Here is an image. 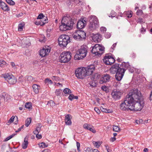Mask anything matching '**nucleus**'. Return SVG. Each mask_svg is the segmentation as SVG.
Wrapping results in <instances>:
<instances>
[{
	"instance_id": "obj_1",
	"label": "nucleus",
	"mask_w": 152,
	"mask_h": 152,
	"mask_svg": "<svg viewBox=\"0 0 152 152\" xmlns=\"http://www.w3.org/2000/svg\"><path fill=\"white\" fill-rule=\"evenodd\" d=\"M94 65H91L86 67H80L77 69L75 72L76 76L80 79H83L86 76L91 75L95 70Z\"/></svg>"
},
{
	"instance_id": "obj_2",
	"label": "nucleus",
	"mask_w": 152,
	"mask_h": 152,
	"mask_svg": "<svg viewBox=\"0 0 152 152\" xmlns=\"http://www.w3.org/2000/svg\"><path fill=\"white\" fill-rule=\"evenodd\" d=\"M76 22V20L70 17L65 16L61 20V24L59 28L60 30L64 31L71 28Z\"/></svg>"
},
{
	"instance_id": "obj_3",
	"label": "nucleus",
	"mask_w": 152,
	"mask_h": 152,
	"mask_svg": "<svg viewBox=\"0 0 152 152\" xmlns=\"http://www.w3.org/2000/svg\"><path fill=\"white\" fill-rule=\"evenodd\" d=\"M110 72L112 74L116 73V79L118 81H120L124 75L125 69L120 67L119 65L116 64L112 66L110 69Z\"/></svg>"
},
{
	"instance_id": "obj_4",
	"label": "nucleus",
	"mask_w": 152,
	"mask_h": 152,
	"mask_svg": "<svg viewBox=\"0 0 152 152\" xmlns=\"http://www.w3.org/2000/svg\"><path fill=\"white\" fill-rule=\"evenodd\" d=\"M126 96L132 103L136 100H144L140 91L137 89L131 90Z\"/></svg>"
},
{
	"instance_id": "obj_5",
	"label": "nucleus",
	"mask_w": 152,
	"mask_h": 152,
	"mask_svg": "<svg viewBox=\"0 0 152 152\" xmlns=\"http://www.w3.org/2000/svg\"><path fill=\"white\" fill-rule=\"evenodd\" d=\"M88 47L86 45H83L81 46L75 56L74 59L75 60H80L86 57L88 52Z\"/></svg>"
},
{
	"instance_id": "obj_6",
	"label": "nucleus",
	"mask_w": 152,
	"mask_h": 152,
	"mask_svg": "<svg viewBox=\"0 0 152 152\" xmlns=\"http://www.w3.org/2000/svg\"><path fill=\"white\" fill-rule=\"evenodd\" d=\"M90 22L89 29L91 31L96 29L99 26V22L98 18L94 15H91L88 17Z\"/></svg>"
},
{
	"instance_id": "obj_7",
	"label": "nucleus",
	"mask_w": 152,
	"mask_h": 152,
	"mask_svg": "<svg viewBox=\"0 0 152 152\" xmlns=\"http://www.w3.org/2000/svg\"><path fill=\"white\" fill-rule=\"evenodd\" d=\"M144 100H136L134 101L131 104V111H140L144 105Z\"/></svg>"
},
{
	"instance_id": "obj_8",
	"label": "nucleus",
	"mask_w": 152,
	"mask_h": 152,
	"mask_svg": "<svg viewBox=\"0 0 152 152\" xmlns=\"http://www.w3.org/2000/svg\"><path fill=\"white\" fill-rule=\"evenodd\" d=\"M132 103L126 96L125 100L120 105V109L123 111L131 110V104Z\"/></svg>"
},
{
	"instance_id": "obj_9",
	"label": "nucleus",
	"mask_w": 152,
	"mask_h": 152,
	"mask_svg": "<svg viewBox=\"0 0 152 152\" xmlns=\"http://www.w3.org/2000/svg\"><path fill=\"white\" fill-rule=\"evenodd\" d=\"M70 42V37L68 35H61L58 39L59 44L61 47L66 46Z\"/></svg>"
},
{
	"instance_id": "obj_10",
	"label": "nucleus",
	"mask_w": 152,
	"mask_h": 152,
	"mask_svg": "<svg viewBox=\"0 0 152 152\" xmlns=\"http://www.w3.org/2000/svg\"><path fill=\"white\" fill-rule=\"evenodd\" d=\"M71 57V54L70 52L64 51L60 56V61L61 63H67L70 60Z\"/></svg>"
},
{
	"instance_id": "obj_11",
	"label": "nucleus",
	"mask_w": 152,
	"mask_h": 152,
	"mask_svg": "<svg viewBox=\"0 0 152 152\" xmlns=\"http://www.w3.org/2000/svg\"><path fill=\"white\" fill-rule=\"evenodd\" d=\"M104 48L99 44H96L93 47L91 52L96 55H100L104 52Z\"/></svg>"
},
{
	"instance_id": "obj_12",
	"label": "nucleus",
	"mask_w": 152,
	"mask_h": 152,
	"mask_svg": "<svg viewBox=\"0 0 152 152\" xmlns=\"http://www.w3.org/2000/svg\"><path fill=\"white\" fill-rule=\"evenodd\" d=\"M86 33L83 31H78L73 35V38L77 41L82 40L86 37Z\"/></svg>"
},
{
	"instance_id": "obj_13",
	"label": "nucleus",
	"mask_w": 152,
	"mask_h": 152,
	"mask_svg": "<svg viewBox=\"0 0 152 152\" xmlns=\"http://www.w3.org/2000/svg\"><path fill=\"white\" fill-rule=\"evenodd\" d=\"M3 77L10 84L13 85L17 82V79L13 75L8 73L3 75Z\"/></svg>"
},
{
	"instance_id": "obj_14",
	"label": "nucleus",
	"mask_w": 152,
	"mask_h": 152,
	"mask_svg": "<svg viewBox=\"0 0 152 152\" xmlns=\"http://www.w3.org/2000/svg\"><path fill=\"white\" fill-rule=\"evenodd\" d=\"M104 63L106 65H111L115 61L114 58L108 55H106L103 60Z\"/></svg>"
},
{
	"instance_id": "obj_15",
	"label": "nucleus",
	"mask_w": 152,
	"mask_h": 152,
	"mask_svg": "<svg viewBox=\"0 0 152 152\" xmlns=\"http://www.w3.org/2000/svg\"><path fill=\"white\" fill-rule=\"evenodd\" d=\"M122 94L121 91L117 90L113 91L111 93L112 98L115 100L120 99Z\"/></svg>"
},
{
	"instance_id": "obj_16",
	"label": "nucleus",
	"mask_w": 152,
	"mask_h": 152,
	"mask_svg": "<svg viewBox=\"0 0 152 152\" xmlns=\"http://www.w3.org/2000/svg\"><path fill=\"white\" fill-rule=\"evenodd\" d=\"M110 76L108 74H105L103 75V76L100 78L99 81L100 84H103L109 82L110 79Z\"/></svg>"
},
{
	"instance_id": "obj_17",
	"label": "nucleus",
	"mask_w": 152,
	"mask_h": 152,
	"mask_svg": "<svg viewBox=\"0 0 152 152\" xmlns=\"http://www.w3.org/2000/svg\"><path fill=\"white\" fill-rule=\"evenodd\" d=\"M86 21L84 19H82L77 22V28L79 29H82L84 28L86 25Z\"/></svg>"
},
{
	"instance_id": "obj_18",
	"label": "nucleus",
	"mask_w": 152,
	"mask_h": 152,
	"mask_svg": "<svg viewBox=\"0 0 152 152\" xmlns=\"http://www.w3.org/2000/svg\"><path fill=\"white\" fill-rule=\"evenodd\" d=\"M50 50L49 48L46 47L43 48L39 51V54L42 57H45L50 52Z\"/></svg>"
},
{
	"instance_id": "obj_19",
	"label": "nucleus",
	"mask_w": 152,
	"mask_h": 152,
	"mask_svg": "<svg viewBox=\"0 0 152 152\" xmlns=\"http://www.w3.org/2000/svg\"><path fill=\"white\" fill-rule=\"evenodd\" d=\"M83 127L85 129L89 130L93 133H95L96 132V131L94 129V127L91 125L86 123L83 125Z\"/></svg>"
},
{
	"instance_id": "obj_20",
	"label": "nucleus",
	"mask_w": 152,
	"mask_h": 152,
	"mask_svg": "<svg viewBox=\"0 0 152 152\" xmlns=\"http://www.w3.org/2000/svg\"><path fill=\"white\" fill-rule=\"evenodd\" d=\"M1 8L4 11H9L10 9L8 6L4 2H2L1 4Z\"/></svg>"
},
{
	"instance_id": "obj_21",
	"label": "nucleus",
	"mask_w": 152,
	"mask_h": 152,
	"mask_svg": "<svg viewBox=\"0 0 152 152\" xmlns=\"http://www.w3.org/2000/svg\"><path fill=\"white\" fill-rule=\"evenodd\" d=\"M130 65L128 62H123L120 65V67H121L123 69H125V72L127 69H128L130 68Z\"/></svg>"
},
{
	"instance_id": "obj_22",
	"label": "nucleus",
	"mask_w": 152,
	"mask_h": 152,
	"mask_svg": "<svg viewBox=\"0 0 152 152\" xmlns=\"http://www.w3.org/2000/svg\"><path fill=\"white\" fill-rule=\"evenodd\" d=\"M28 137L26 136L24 138V142L22 145V148L23 149H26L27 147L28 143Z\"/></svg>"
},
{
	"instance_id": "obj_23",
	"label": "nucleus",
	"mask_w": 152,
	"mask_h": 152,
	"mask_svg": "<svg viewBox=\"0 0 152 152\" xmlns=\"http://www.w3.org/2000/svg\"><path fill=\"white\" fill-rule=\"evenodd\" d=\"M70 115H67L65 116V122L66 124L68 125H70L72 124V122L70 118Z\"/></svg>"
},
{
	"instance_id": "obj_24",
	"label": "nucleus",
	"mask_w": 152,
	"mask_h": 152,
	"mask_svg": "<svg viewBox=\"0 0 152 152\" xmlns=\"http://www.w3.org/2000/svg\"><path fill=\"white\" fill-rule=\"evenodd\" d=\"M102 36L99 34H96L93 36V39L94 41H96L97 42H100L101 40Z\"/></svg>"
},
{
	"instance_id": "obj_25",
	"label": "nucleus",
	"mask_w": 152,
	"mask_h": 152,
	"mask_svg": "<svg viewBox=\"0 0 152 152\" xmlns=\"http://www.w3.org/2000/svg\"><path fill=\"white\" fill-rule=\"evenodd\" d=\"M44 20V21H42V20H40L39 21H37L35 22V24L36 25H40V26H43L45 23H47L48 20L45 19L44 20Z\"/></svg>"
},
{
	"instance_id": "obj_26",
	"label": "nucleus",
	"mask_w": 152,
	"mask_h": 152,
	"mask_svg": "<svg viewBox=\"0 0 152 152\" xmlns=\"http://www.w3.org/2000/svg\"><path fill=\"white\" fill-rule=\"evenodd\" d=\"M33 91L36 94H37L39 92V90L40 88V86L38 85L34 84L33 85Z\"/></svg>"
},
{
	"instance_id": "obj_27",
	"label": "nucleus",
	"mask_w": 152,
	"mask_h": 152,
	"mask_svg": "<svg viewBox=\"0 0 152 152\" xmlns=\"http://www.w3.org/2000/svg\"><path fill=\"white\" fill-rule=\"evenodd\" d=\"M42 127L41 124H39L37 126L35 129L33 131V133L34 134H39L41 130V128Z\"/></svg>"
},
{
	"instance_id": "obj_28",
	"label": "nucleus",
	"mask_w": 152,
	"mask_h": 152,
	"mask_svg": "<svg viewBox=\"0 0 152 152\" xmlns=\"http://www.w3.org/2000/svg\"><path fill=\"white\" fill-rule=\"evenodd\" d=\"M25 25L24 22H21L20 23L18 26V31H22L23 28Z\"/></svg>"
},
{
	"instance_id": "obj_29",
	"label": "nucleus",
	"mask_w": 152,
	"mask_h": 152,
	"mask_svg": "<svg viewBox=\"0 0 152 152\" xmlns=\"http://www.w3.org/2000/svg\"><path fill=\"white\" fill-rule=\"evenodd\" d=\"M25 79L30 83L33 81L34 80L33 77L31 76H28L26 77Z\"/></svg>"
},
{
	"instance_id": "obj_30",
	"label": "nucleus",
	"mask_w": 152,
	"mask_h": 152,
	"mask_svg": "<svg viewBox=\"0 0 152 152\" xmlns=\"http://www.w3.org/2000/svg\"><path fill=\"white\" fill-rule=\"evenodd\" d=\"M9 96L8 94L5 93H4L0 95V96L1 98V99H4V101H7V98Z\"/></svg>"
},
{
	"instance_id": "obj_31",
	"label": "nucleus",
	"mask_w": 152,
	"mask_h": 152,
	"mask_svg": "<svg viewBox=\"0 0 152 152\" xmlns=\"http://www.w3.org/2000/svg\"><path fill=\"white\" fill-rule=\"evenodd\" d=\"M68 98L70 100L72 101L74 99H78V97L77 96H75L73 94H70L68 97Z\"/></svg>"
},
{
	"instance_id": "obj_32",
	"label": "nucleus",
	"mask_w": 152,
	"mask_h": 152,
	"mask_svg": "<svg viewBox=\"0 0 152 152\" xmlns=\"http://www.w3.org/2000/svg\"><path fill=\"white\" fill-rule=\"evenodd\" d=\"M93 143L94 145L97 148L99 147L101 144V142L99 141L97 142L93 141Z\"/></svg>"
},
{
	"instance_id": "obj_33",
	"label": "nucleus",
	"mask_w": 152,
	"mask_h": 152,
	"mask_svg": "<svg viewBox=\"0 0 152 152\" xmlns=\"http://www.w3.org/2000/svg\"><path fill=\"white\" fill-rule=\"evenodd\" d=\"M39 145L40 148H44L48 146L47 144L42 142L39 144Z\"/></svg>"
},
{
	"instance_id": "obj_34",
	"label": "nucleus",
	"mask_w": 152,
	"mask_h": 152,
	"mask_svg": "<svg viewBox=\"0 0 152 152\" xmlns=\"http://www.w3.org/2000/svg\"><path fill=\"white\" fill-rule=\"evenodd\" d=\"M31 118H28L26 120L25 125L26 127L28 126L31 123Z\"/></svg>"
},
{
	"instance_id": "obj_35",
	"label": "nucleus",
	"mask_w": 152,
	"mask_h": 152,
	"mask_svg": "<svg viewBox=\"0 0 152 152\" xmlns=\"http://www.w3.org/2000/svg\"><path fill=\"white\" fill-rule=\"evenodd\" d=\"M124 14L126 15H127V17L128 18H131L132 16V12L131 11L125 12H124Z\"/></svg>"
},
{
	"instance_id": "obj_36",
	"label": "nucleus",
	"mask_w": 152,
	"mask_h": 152,
	"mask_svg": "<svg viewBox=\"0 0 152 152\" xmlns=\"http://www.w3.org/2000/svg\"><path fill=\"white\" fill-rule=\"evenodd\" d=\"M100 109L102 112L106 113H110L112 112V111L110 110H107L103 108L102 107H100Z\"/></svg>"
},
{
	"instance_id": "obj_37",
	"label": "nucleus",
	"mask_w": 152,
	"mask_h": 152,
	"mask_svg": "<svg viewBox=\"0 0 152 152\" xmlns=\"http://www.w3.org/2000/svg\"><path fill=\"white\" fill-rule=\"evenodd\" d=\"M114 131L118 132L120 131V129L118 126H113V127Z\"/></svg>"
},
{
	"instance_id": "obj_38",
	"label": "nucleus",
	"mask_w": 152,
	"mask_h": 152,
	"mask_svg": "<svg viewBox=\"0 0 152 152\" xmlns=\"http://www.w3.org/2000/svg\"><path fill=\"white\" fill-rule=\"evenodd\" d=\"M26 108L30 109L32 108V105L31 102L26 103L25 105Z\"/></svg>"
},
{
	"instance_id": "obj_39",
	"label": "nucleus",
	"mask_w": 152,
	"mask_h": 152,
	"mask_svg": "<svg viewBox=\"0 0 152 152\" xmlns=\"http://www.w3.org/2000/svg\"><path fill=\"white\" fill-rule=\"evenodd\" d=\"M66 94H70L71 93V90L68 88H65L63 91Z\"/></svg>"
},
{
	"instance_id": "obj_40",
	"label": "nucleus",
	"mask_w": 152,
	"mask_h": 152,
	"mask_svg": "<svg viewBox=\"0 0 152 152\" xmlns=\"http://www.w3.org/2000/svg\"><path fill=\"white\" fill-rule=\"evenodd\" d=\"M16 134H13L10 135V136H9V137H8L6 138V139H5V140H4V141H8V140H9L10 139H11L13 136H14L15 135H16Z\"/></svg>"
},
{
	"instance_id": "obj_41",
	"label": "nucleus",
	"mask_w": 152,
	"mask_h": 152,
	"mask_svg": "<svg viewBox=\"0 0 152 152\" xmlns=\"http://www.w3.org/2000/svg\"><path fill=\"white\" fill-rule=\"evenodd\" d=\"M6 2L9 4L13 5L15 4V2L12 0H6Z\"/></svg>"
},
{
	"instance_id": "obj_42",
	"label": "nucleus",
	"mask_w": 152,
	"mask_h": 152,
	"mask_svg": "<svg viewBox=\"0 0 152 152\" xmlns=\"http://www.w3.org/2000/svg\"><path fill=\"white\" fill-rule=\"evenodd\" d=\"M45 83L53 84L52 81L48 78H46L45 80Z\"/></svg>"
},
{
	"instance_id": "obj_43",
	"label": "nucleus",
	"mask_w": 152,
	"mask_h": 152,
	"mask_svg": "<svg viewBox=\"0 0 152 152\" xmlns=\"http://www.w3.org/2000/svg\"><path fill=\"white\" fill-rule=\"evenodd\" d=\"M47 104L50 105V106L52 107L55 105V103L53 101L50 100L48 102Z\"/></svg>"
},
{
	"instance_id": "obj_44",
	"label": "nucleus",
	"mask_w": 152,
	"mask_h": 152,
	"mask_svg": "<svg viewBox=\"0 0 152 152\" xmlns=\"http://www.w3.org/2000/svg\"><path fill=\"white\" fill-rule=\"evenodd\" d=\"M15 118V117L14 116H12L11 118L7 122L8 124H10L12 122Z\"/></svg>"
},
{
	"instance_id": "obj_45",
	"label": "nucleus",
	"mask_w": 152,
	"mask_h": 152,
	"mask_svg": "<svg viewBox=\"0 0 152 152\" xmlns=\"http://www.w3.org/2000/svg\"><path fill=\"white\" fill-rule=\"evenodd\" d=\"M61 90L56 89L55 91L56 94L57 96H59L61 94Z\"/></svg>"
},
{
	"instance_id": "obj_46",
	"label": "nucleus",
	"mask_w": 152,
	"mask_h": 152,
	"mask_svg": "<svg viewBox=\"0 0 152 152\" xmlns=\"http://www.w3.org/2000/svg\"><path fill=\"white\" fill-rule=\"evenodd\" d=\"M6 64V62L3 60H0V66H2Z\"/></svg>"
},
{
	"instance_id": "obj_47",
	"label": "nucleus",
	"mask_w": 152,
	"mask_h": 152,
	"mask_svg": "<svg viewBox=\"0 0 152 152\" xmlns=\"http://www.w3.org/2000/svg\"><path fill=\"white\" fill-rule=\"evenodd\" d=\"M44 17V16L42 13H40L38 16L37 19H43Z\"/></svg>"
},
{
	"instance_id": "obj_48",
	"label": "nucleus",
	"mask_w": 152,
	"mask_h": 152,
	"mask_svg": "<svg viewBox=\"0 0 152 152\" xmlns=\"http://www.w3.org/2000/svg\"><path fill=\"white\" fill-rule=\"evenodd\" d=\"M104 36L105 38H109L110 37L111 34L110 33H106L104 34Z\"/></svg>"
},
{
	"instance_id": "obj_49",
	"label": "nucleus",
	"mask_w": 152,
	"mask_h": 152,
	"mask_svg": "<svg viewBox=\"0 0 152 152\" xmlns=\"http://www.w3.org/2000/svg\"><path fill=\"white\" fill-rule=\"evenodd\" d=\"M100 30L102 33H104L106 31V28L104 27H102L100 28Z\"/></svg>"
},
{
	"instance_id": "obj_50",
	"label": "nucleus",
	"mask_w": 152,
	"mask_h": 152,
	"mask_svg": "<svg viewBox=\"0 0 152 152\" xmlns=\"http://www.w3.org/2000/svg\"><path fill=\"white\" fill-rule=\"evenodd\" d=\"M101 89L103 91H107L108 88L105 86H103L102 87Z\"/></svg>"
},
{
	"instance_id": "obj_51",
	"label": "nucleus",
	"mask_w": 152,
	"mask_h": 152,
	"mask_svg": "<svg viewBox=\"0 0 152 152\" xmlns=\"http://www.w3.org/2000/svg\"><path fill=\"white\" fill-rule=\"evenodd\" d=\"M76 145L77 148V150L78 151H80V143L78 142H76Z\"/></svg>"
},
{
	"instance_id": "obj_52",
	"label": "nucleus",
	"mask_w": 152,
	"mask_h": 152,
	"mask_svg": "<svg viewBox=\"0 0 152 152\" xmlns=\"http://www.w3.org/2000/svg\"><path fill=\"white\" fill-rule=\"evenodd\" d=\"M142 11L140 10H138L137 12L136 13L137 15H140L142 14Z\"/></svg>"
},
{
	"instance_id": "obj_53",
	"label": "nucleus",
	"mask_w": 152,
	"mask_h": 152,
	"mask_svg": "<svg viewBox=\"0 0 152 152\" xmlns=\"http://www.w3.org/2000/svg\"><path fill=\"white\" fill-rule=\"evenodd\" d=\"M94 110L98 114H99L100 113V110H99L97 107H95L94 108Z\"/></svg>"
},
{
	"instance_id": "obj_54",
	"label": "nucleus",
	"mask_w": 152,
	"mask_h": 152,
	"mask_svg": "<svg viewBox=\"0 0 152 152\" xmlns=\"http://www.w3.org/2000/svg\"><path fill=\"white\" fill-rule=\"evenodd\" d=\"M6 148V145H2V146H1V151H4L5 150V148Z\"/></svg>"
},
{
	"instance_id": "obj_55",
	"label": "nucleus",
	"mask_w": 152,
	"mask_h": 152,
	"mask_svg": "<svg viewBox=\"0 0 152 152\" xmlns=\"http://www.w3.org/2000/svg\"><path fill=\"white\" fill-rule=\"evenodd\" d=\"M92 150L91 148H88L86 149L85 150V152H92Z\"/></svg>"
},
{
	"instance_id": "obj_56",
	"label": "nucleus",
	"mask_w": 152,
	"mask_h": 152,
	"mask_svg": "<svg viewBox=\"0 0 152 152\" xmlns=\"http://www.w3.org/2000/svg\"><path fill=\"white\" fill-rule=\"evenodd\" d=\"M35 134L36 135V137L38 139H41L42 137V136L40 134Z\"/></svg>"
},
{
	"instance_id": "obj_57",
	"label": "nucleus",
	"mask_w": 152,
	"mask_h": 152,
	"mask_svg": "<svg viewBox=\"0 0 152 152\" xmlns=\"http://www.w3.org/2000/svg\"><path fill=\"white\" fill-rule=\"evenodd\" d=\"M24 126V125L22 126L20 128H19L17 131H15V132H18L22 130V129L23 128Z\"/></svg>"
},
{
	"instance_id": "obj_58",
	"label": "nucleus",
	"mask_w": 152,
	"mask_h": 152,
	"mask_svg": "<svg viewBox=\"0 0 152 152\" xmlns=\"http://www.w3.org/2000/svg\"><path fill=\"white\" fill-rule=\"evenodd\" d=\"M129 71L131 72L132 73L134 71V68L133 67H131L130 66V68H129L128 69Z\"/></svg>"
},
{
	"instance_id": "obj_59",
	"label": "nucleus",
	"mask_w": 152,
	"mask_h": 152,
	"mask_svg": "<svg viewBox=\"0 0 152 152\" xmlns=\"http://www.w3.org/2000/svg\"><path fill=\"white\" fill-rule=\"evenodd\" d=\"M52 79L53 80H55L56 81L57 80H59V78L58 77H56V76H53Z\"/></svg>"
},
{
	"instance_id": "obj_60",
	"label": "nucleus",
	"mask_w": 152,
	"mask_h": 152,
	"mask_svg": "<svg viewBox=\"0 0 152 152\" xmlns=\"http://www.w3.org/2000/svg\"><path fill=\"white\" fill-rule=\"evenodd\" d=\"M23 78L22 77H19L18 78V81L20 82H22L23 81Z\"/></svg>"
},
{
	"instance_id": "obj_61",
	"label": "nucleus",
	"mask_w": 152,
	"mask_h": 152,
	"mask_svg": "<svg viewBox=\"0 0 152 152\" xmlns=\"http://www.w3.org/2000/svg\"><path fill=\"white\" fill-rule=\"evenodd\" d=\"M142 120H137L136 121V123L137 124H140V123L142 122Z\"/></svg>"
},
{
	"instance_id": "obj_62",
	"label": "nucleus",
	"mask_w": 152,
	"mask_h": 152,
	"mask_svg": "<svg viewBox=\"0 0 152 152\" xmlns=\"http://www.w3.org/2000/svg\"><path fill=\"white\" fill-rule=\"evenodd\" d=\"M116 140V138L115 137H112L110 139V141L112 142H113Z\"/></svg>"
},
{
	"instance_id": "obj_63",
	"label": "nucleus",
	"mask_w": 152,
	"mask_h": 152,
	"mask_svg": "<svg viewBox=\"0 0 152 152\" xmlns=\"http://www.w3.org/2000/svg\"><path fill=\"white\" fill-rule=\"evenodd\" d=\"M42 152H50V151L49 149H45Z\"/></svg>"
},
{
	"instance_id": "obj_64",
	"label": "nucleus",
	"mask_w": 152,
	"mask_h": 152,
	"mask_svg": "<svg viewBox=\"0 0 152 152\" xmlns=\"http://www.w3.org/2000/svg\"><path fill=\"white\" fill-rule=\"evenodd\" d=\"M149 99L150 100H152V91L151 92L149 97Z\"/></svg>"
}]
</instances>
